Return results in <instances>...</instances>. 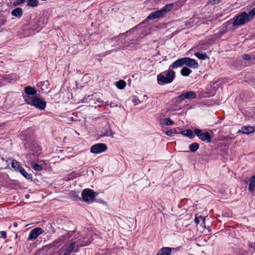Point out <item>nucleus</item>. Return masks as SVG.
Instances as JSON below:
<instances>
[{"label":"nucleus","mask_w":255,"mask_h":255,"mask_svg":"<svg viewBox=\"0 0 255 255\" xmlns=\"http://www.w3.org/2000/svg\"><path fill=\"white\" fill-rule=\"evenodd\" d=\"M196 97L195 92L193 91H188L180 95L177 97V101H176V104H178L181 102L182 101L185 99H194Z\"/></svg>","instance_id":"nucleus-7"},{"label":"nucleus","mask_w":255,"mask_h":255,"mask_svg":"<svg viewBox=\"0 0 255 255\" xmlns=\"http://www.w3.org/2000/svg\"><path fill=\"white\" fill-rule=\"evenodd\" d=\"M164 15L163 14L161 10L155 11L150 13L146 18V20H148L151 19H156L158 18L162 17Z\"/></svg>","instance_id":"nucleus-12"},{"label":"nucleus","mask_w":255,"mask_h":255,"mask_svg":"<svg viewBox=\"0 0 255 255\" xmlns=\"http://www.w3.org/2000/svg\"><path fill=\"white\" fill-rule=\"evenodd\" d=\"M23 14L22 10L20 7H17L11 11V14L16 17H20Z\"/></svg>","instance_id":"nucleus-18"},{"label":"nucleus","mask_w":255,"mask_h":255,"mask_svg":"<svg viewBox=\"0 0 255 255\" xmlns=\"http://www.w3.org/2000/svg\"><path fill=\"white\" fill-rule=\"evenodd\" d=\"M64 239V236H61L57 240H55L53 242V243L52 244H50L49 245V247L50 248H52V247H53L54 246H56L58 244H60V243L63 241ZM59 245H58V246H59Z\"/></svg>","instance_id":"nucleus-25"},{"label":"nucleus","mask_w":255,"mask_h":255,"mask_svg":"<svg viewBox=\"0 0 255 255\" xmlns=\"http://www.w3.org/2000/svg\"><path fill=\"white\" fill-rule=\"evenodd\" d=\"M200 217V218L203 219V221H204L205 220L204 219H203L202 217Z\"/></svg>","instance_id":"nucleus-42"},{"label":"nucleus","mask_w":255,"mask_h":255,"mask_svg":"<svg viewBox=\"0 0 255 255\" xmlns=\"http://www.w3.org/2000/svg\"><path fill=\"white\" fill-rule=\"evenodd\" d=\"M249 180L250 183L249 186V190L253 193L255 187V175L252 177H251L249 179Z\"/></svg>","instance_id":"nucleus-16"},{"label":"nucleus","mask_w":255,"mask_h":255,"mask_svg":"<svg viewBox=\"0 0 255 255\" xmlns=\"http://www.w3.org/2000/svg\"><path fill=\"white\" fill-rule=\"evenodd\" d=\"M11 166L14 169H17L20 166L19 163L16 160L13 159L12 160L11 162Z\"/></svg>","instance_id":"nucleus-28"},{"label":"nucleus","mask_w":255,"mask_h":255,"mask_svg":"<svg viewBox=\"0 0 255 255\" xmlns=\"http://www.w3.org/2000/svg\"><path fill=\"white\" fill-rule=\"evenodd\" d=\"M242 58L245 60H249L251 59V57H250V56L248 54H243L242 55Z\"/></svg>","instance_id":"nucleus-33"},{"label":"nucleus","mask_w":255,"mask_h":255,"mask_svg":"<svg viewBox=\"0 0 255 255\" xmlns=\"http://www.w3.org/2000/svg\"><path fill=\"white\" fill-rule=\"evenodd\" d=\"M44 232L40 227H37L32 229L29 233L27 240H35L40 235Z\"/></svg>","instance_id":"nucleus-9"},{"label":"nucleus","mask_w":255,"mask_h":255,"mask_svg":"<svg viewBox=\"0 0 255 255\" xmlns=\"http://www.w3.org/2000/svg\"><path fill=\"white\" fill-rule=\"evenodd\" d=\"M0 236L4 239L6 238V233L4 231H1L0 232Z\"/></svg>","instance_id":"nucleus-34"},{"label":"nucleus","mask_w":255,"mask_h":255,"mask_svg":"<svg viewBox=\"0 0 255 255\" xmlns=\"http://www.w3.org/2000/svg\"><path fill=\"white\" fill-rule=\"evenodd\" d=\"M220 0H209V1L211 3L214 4L216 3H218L219 2Z\"/></svg>","instance_id":"nucleus-36"},{"label":"nucleus","mask_w":255,"mask_h":255,"mask_svg":"<svg viewBox=\"0 0 255 255\" xmlns=\"http://www.w3.org/2000/svg\"><path fill=\"white\" fill-rule=\"evenodd\" d=\"M195 222L197 224H198L200 222L199 221V219L197 217H196L195 219Z\"/></svg>","instance_id":"nucleus-39"},{"label":"nucleus","mask_w":255,"mask_h":255,"mask_svg":"<svg viewBox=\"0 0 255 255\" xmlns=\"http://www.w3.org/2000/svg\"><path fill=\"white\" fill-rule=\"evenodd\" d=\"M255 131V127L253 126H244L242 127L241 130L239 132H242L243 133L249 134L253 133Z\"/></svg>","instance_id":"nucleus-13"},{"label":"nucleus","mask_w":255,"mask_h":255,"mask_svg":"<svg viewBox=\"0 0 255 255\" xmlns=\"http://www.w3.org/2000/svg\"><path fill=\"white\" fill-rule=\"evenodd\" d=\"M39 0H27V4L31 7L37 6L38 4Z\"/></svg>","instance_id":"nucleus-23"},{"label":"nucleus","mask_w":255,"mask_h":255,"mask_svg":"<svg viewBox=\"0 0 255 255\" xmlns=\"http://www.w3.org/2000/svg\"><path fill=\"white\" fill-rule=\"evenodd\" d=\"M181 133L182 135L188 137L191 139H192L194 137V135L193 134V131L190 129L184 130L181 131Z\"/></svg>","instance_id":"nucleus-19"},{"label":"nucleus","mask_w":255,"mask_h":255,"mask_svg":"<svg viewBox=\"0 0 255 255\" xmlns=\"http://www.w3.org/2000/svg\"><path fill=\"white\" fill-rule=\"evenodd\" d=\"M25 101L27 104L33 106L41 110H44L46 107V102L36 96L33 98L25 97Z\"/></svg>","instance_id":"nucleus-3"},{"label":"nucleus","mask_w":255,"mask_h":255,"mask_svg":"<svg viewBox=\"0 0 255 255\" xmlns=\"http://www.w3.org/2000/svg\"><path fill=\"white\" fill-rule=\"evenodd\" d=\"M199 147V145L196 142H194L190 144L189 146L190 150L192 152H195Z\"/></svg>","instance_id":"nucleus-26"},{"label":"nucleus","mask_w":255,"mask_h":255,"mask_svg":"<svg viewBox=\"0 0 255 255\" xmlns=\"http://www.w3.org/2000/svg\"><path fill=\"white\" fill-rule=\"evenodd\" d=\"M17 170L26 179H30L31 178V175L28 174L24 169L20 166L18 168Z\"/></svg>","instance_id":"nucleus-17"},{"label":"nucleus","mask_w":255,"mask_h":255,"mask_svg":"<svg viewBox=\"0 0 255 255\" xmlns=\"http://www.w3.org/2000/svg\"><path fill=\"white\" fill-rule=\"evenodd\" d=\"M94 236L96 237V235L93 231H89L85 236L83 235L81 236V238L77 241L78 243L77 245L75 242L69 243L63 249L62 255H70L72 252H78L79 247L87 246L91 243L94 239Z\"/></svg>","instance_id":"nucleus-1"},{"label":"nucleus","mask_w":255,"mask_h":255,"mask_svg":"<svg viewBox=\"0 0 255 255\" xmlns=\"http://www.w3.org/2000/svg\"><path fill=\"white\" fill-rule=\"evenodd\" d=\"M249 12L253 18L255 15V7L252 10H250Z\"/></svg>","instance_id":"nucleus-35"},{"label":"nucleus","mask_w":255,"mask_h":255,"mask_svg":"<svg viewBox=\"0 0 255 255\" xmlns=\"http://www.w3.org/2000/svg\"><path fill=\"white\" fill-rule=\"evenodd\" d=\"M81 195L84 202L90 203L93 202L95 197L97 195V193L94 192L92 189L87 188L82 191Z\"/></svg>","instance_id":"nucleus-5"},{"label":"nucleus","mask_w":255,"mask_h":255,"mask_svg":"<svg viewBox=\"0 0 255 255\" xmlns=\"http://www.w3.org/2000/svg\"><path fill=\"white\" fill-rule=\"evenodd\" d=\"M113 135V133L111 129H109L108 130H107L106 132L103 134L101 135V136H112Z\"/></svg>","instance_id":"nucleus-30"},{"label":"nucleus","mask_w":255,"mask_h":255,"mask_svg":"<svg viewBox=\"0 0 255 255\" xmlns=\"http://www.w3.org/2000/svg\"><path fill=\"white\" fill-rule=\"evenodd\" d=\"M164 124L166 126H170L174 124V122L169 119H165L164 120Z\"/></svg>","instance_id":"nucleus-29"},{"label":"nucleus","mask_w":255,"mask_h":255,"mask_svg":"<svg viewBox=\"0 0 255 255\" xmlns=\"http://www.w3.org/2000/svg\"><path fill=\"white\" fill-rule=\"evenodd\" d=\"M251 60L252 61H255V56H254L252 58H251Z\"/></svg>","instance_id":"nucleus-41"},{"label":"nucleus","mask_w":255,"mask_h":255,"mask_svg":"<svg viewBox=\"0 0 255 255\" xmlns=\"http://www.w3.org/2000/svg\"><path fill=\"white\" fill-rule=\"evenodd\" d=\"M175 132H176V130L175 129H171L170 130H167V131H166V134L167 135L170 136V135H172L173 134H174L175 133Z\"/></svg>","instance_id":"nucleus-32"},{"label":"nucleus","mask_w":255,"mask_h":255,"mask_svg":"<svg viewBox=\"0 0 255 255\" xmlns=\"http://www.w3.org/2000/svg\"><path fill=\"white\" fill-rule=\"evenodd\" d=\"M174 3H170L168 4H166L165 6H164L163 7H162L161 10L162 11L164 15H165L167 12L171 10L172 8L173 7Z\"/></svg>","instance_id":"nucleus-20"},{"label":"nucleus","mask_w":255,"mask_h":255,"mask_svg":"<svg viewBox=\"0 0 255 255\" xmlns=\"http://www.w3.org/2000/svg\"><path fill=\"white\" fill-rule=\"evenodd\" d=\"M17 226H18V224L17 223L15 222V223H13V226L14 227H17Z\"/></svg>","instance_id":"nucleus-40"},{"label":"nucleus","mask_w":255,"mask_h":255,"mask_svg":"<svg viewBox=\"0 0 255 255\" xmlns=\"http://www.w3.org/2000/svg\"><path fill=\"white\" fill-rule=\"evenodd\" d=\"M181 74L183 76H188L192 72L191 70L189 68L184 67L181 70Z\"/></svg>","instance_id":"nucleus-21"},{"label":"nucleus","mask_w":255,"mask_h":255,"mask_svg":"<svg viewBox=\"0 0 255 255\" xmlns=\"http://www.w3.org/2000/svg\"><path fill=\"white\" fill-rule=\"evenodd\" d=\"M194 132L202 141L210 143L211 141V136L208 132H203L202 129L195 128Z\"/></svg>","instance_id":"nucleus-6"},{"label":"nucleus","mask_w":255,"mask_h":255,"mask_svg":"<svg viewBox=\"0 0 255 255\" xmlns=\"http://www.w3.org/2000/svg\"><path fill=\"white\" fill-rule=\"evenodd\" d=\"M175 78V72L172 70L168 71L165 75L160 74L157 75V79L158 84H169L171 83Z\"/></svg>","instance_id":"nucleus-4"},{"label":"nucleus","mask_w":255,"mask_h":255,"mask_svg":"<svg viewBox=\"0 0 255 255\" xmlns=\"http://www.w3.org/2000/svg\"><path fill=\"white\" fill-rule=\"evenodd\" d=\"M253 18L249 12H242L234 17L233 24L234 26H241L250 22Z\"/></svg>","instance_id":"nucleus-2"},{"label":"nucleus","mask_w":255,"mask_h":255,"mask_svg":"<svg viewBox=\"0 0 255 255\" xmlns=\"http://www.w3.org/2000/svg\"><path fill=\"white\" fill-rule=\"evenodd\" d=\"M195 56L198 58L200 59L204 60L207 58H209L208 55L206 54V53H200V52H197L195 53Z\"/></svg>","instance_id":"nucleus-22"},{"label":"nucleus","mask_w":255,"mask_h":255,"mask_svg":"<svg viewBox=\"0 0 255 255\" xmlns=\"http://www.w3.org/2000/svg\"><path fill=\"white\" fill-rule=\"evenodd\" d=\"M184 65L183 58L179 59L175 61L173 64L170 66L169 68H176Z\"/></svg>","instance_id":"nucleus-15"},{"label":"nucleus","mask_w":255,"mask_h":255,"mask_svg":"<svg viewBox=\"0 0 255 255\" xmlns=\"http://www.w3.org/2000/svg\"><path fill=\"white\" fill-rule=\"evenodd\" d=\"M107 149V146L102 143H97L91 147V152L95 154H99L105 152Z\"/></svg>","instance_id":"nucleus-8"},{"label":"nucleus","mask_w":255,"mask_h":255,"mask_svg":"<svg viewBox=\"0 0 255 255\" xmlns=\"http://www.w3.org/2000/svg\"><path fill=\"white\" fill-rule=\"evenodd\" d=\"M31 165L32 168L33 169H34L35 171H40L42 170V167L40 165H39L37 163L32 162L31 163Z\"/></svg>","instance_id":"nucleus-27"},{"label":"nucleus","mask_w":255,"mask_h":255,"mask_svg":"<svg viewBox=\"0 0 255 255\" xmlns=\"http://www.w3.org/2000/svg\"><path fill=\"white\" fill-rule=\"evenodd\" d=\"M116 86L119 89H123L126 86V83L124 80H121L116 82Z\"/></svg>","instance_id":"nucleus-24"},{"label":"nucleus","mask_w":255,"mask_h":255,"mask_svg":"<svg viewBox=\"0 0 255 255\" xmlns=\"http://www.w3.org/2000/svg\"><path fill=\"white\" fill-rule=\"evenodd\" d=\"M132 102L135 105L138 104L140 102L139 99L136 96H133L132 99Z\"/></svg>","instance_id":"nucleus-31"},{"label":"nucleus","mask_w":255,"mask_h":255,"mask_svg":"<svg viewBox=\"0 0 255 255\" xmlns=\"http://www.w3.org/2000/svg\"><path fill=\"white\" fill-rule=\"evenodd\" d=\"M184 64L192 68H197L198 67V64L194 59L189 57L183 58Z\"/></svg>","instance_id":"nucleus-10"},{"label":"nucleus","mask_w":255,"mask_h":255,"mask_svg":"<svg viewBox=\"0 0 255 255\" xmlns=\"http://www.w3.org/2000/svg\"><path fill=\"white\" fill-rule=\"evenodd\" d=\"M25 0H17L16 1L17 4H20L21 3H24Z\"/></svg>","instance_id":"nucleus-38"},{"label":"nucleus","mask_w":255,"mask_h":255,"mask_svg":"<svg viewBox=\"0 0 255 255\" xmlns=\"http://www.w3.org/2000/svg\"><path fill=\"white\" fill-rule=\"evenodd\" d=\"M24 92L26 94V96L24 97V98L25 97L33 98L36 96L35 95L37 93L36 89L31 86H27L25 87Z\"/></svg>","instance_id":"nucleus-11"},{"label":"nucleus","mask_w":255,"mask_h":255,"mask_svg":"<svg viewBox=\"0 0 255 255\" xmlns=\"http://www.w3.org/2000/svg\"><path fill=\"white\" fill-rule=\"evenodd\" d=\"M171 253V248L168 247H164L161 248L157 253L156 255H170Z\"/></svg>","instance_id":"nucleus-14"},{"label":"nucleus","mask_w":255,"mask_h":255,"mask_svg":"<svg viewBox=\"0 0 255 255\" xmlns=\"http://www.w3.org/2000/svg\"><path fill=\"white\" fill-rule=\"evenodd\" d=\"M249 248H255V243H250L248 245Z\"/></svg>","instance_id":"nucleus-37"}]
</instances>
